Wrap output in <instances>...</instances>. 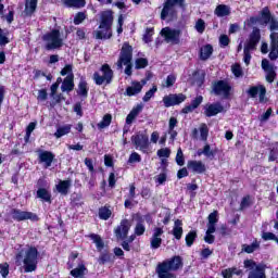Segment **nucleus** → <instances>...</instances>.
<instances>
[{
	"mask_svg": "<svg viewBox=\"0 0 278 278\" xmlns=\"http://www.w3.org/2000/svg\"><path fill=\"white\" fill-rule=\"evenodd\" d=\"M179 268H184L181 256H174L156 265L155 273L159 278H177L175 274Z\"/></svg>",
	"mask_w": 278,
	"mask_h": 278,
	"instance_id": "nucleus-1",
	"label": "nucleus"
},
{
	"mask_svg": "<svg viewBox=\"0 0 278 278\" xmlns=\"http://www.w3.org/2000/svg\"><path fill=\"white\" fill-rule=\"evenodd\" d=\"M16 262H23L24 273H34L38 268V249L26 247L15 257Z\"/></svg>",
	"mask_w": 278,
	"mask_h": 278,
	"instance_id": "nucleus-2",
	"label": "nucleus"
},
{
	"mask_svg": "<svg viewBox=\"0 0 278 278\" xmlns=\"http://www.w3.org/2000/svg\"><path fill=\"white\" fill-rule=\"evenodd\" d=\"M134 59V48L125 42L121 49L119 58L116 62V66L119 71H123V66H126L124 73L128 77H131V60Z\"/></svg>",
	"mask_w": 278,
	"mask_h": 278,
	"instance_id": "nucleus-3",
	"label": "nucleus"
},
{
	"mask_svg": "<svg viewBox=\"0 0 278 278\" xmlns=\"http://www.w3.org/2000/svg\"><path fill=\"white\" fill-rule=\"evenodd\" d=\"M177 8H186V0H165L161 11V21H176Z\"/></svg>",
	"mask_w": 278,
	"mask_h": 278,
	"instance_id": "nucleus-4",
	"label": "nucleus"
},
{
	"mask_svg": "<svg viewBox=\"0 0 278 278\" xmlns=\"http://www.w3.org/2000/svg\"><path fill=\"white\" fill-rule=\"evenodd\" d=\"M45 42V49L47 51H55V49H62L64 47V38L59 29H52L42 36Z\"/></svg>",
	"mask_w": 278,
	"mask_h": 278,
	"instance_id": "nucleus-5",
	"label": "nucleus"
},
{
	"mask_svg": "<svg viewBox=\"0 0 278 278\" xmlns=\"http://www.w3.org/2000/svg\"><path fill=\"white\" fill-rule=\"evenodd\" d=\"M262 35L258 28H254L243 48V62L247 66L251 64V51L257 49Z\"/></svg>",
	"mask_w": 278,
	"mask_h": 278,
	"instance_id": "nucleus-6",
	"label": "nucleus"
},
{
	"mask_svg": "<svg viewBox=\"0 0 278 278\" xmlns=\"http://www.w3.org/2000/svg\"><path fill=\"white\" fill-rule=\"evenodd\" d=\"M102 75L99 72L93 74V81L96 86H109L114 79V71L109 64H103L100 68Z\"/></svg>",
	"mask_w": 278,
	"mask_h": 278,
	"instance_id": "nucleus-7",
	"label": "nucleus"
},
{
	"mask_svg": "<svg viewBox=\"0 0 278 278\" xmlns=\"http://www.w3.org/2000/svg\"><path fill=\"white\" fill-rule=\"evenodd\" d=\"M243 265L250 270L248 278H266V265L257 264L253 260H245Z\"/></svg>",
	"mask_w": 278,
	"mask_h": 278,
	"instance_id": "nucleus-8",
	"label": "nucleus"
},
{
	"mask_svg": "<svg viewBox=\"0 0 278 278\" xmlns=\"http://www.w3.org/2000/svg\"><path fill=\"white\" fill-rule=\"evenodd\" d=\"M9 215L11 216V218H13V220H16L17 223H23V220H33V223H36L39 220L36 213L29 211H22L20 208H11Z\"/></svg>",
	"mask_w": 278,
	"mask_h": 278,
	"instance_id": "nucleus-9",
	"label": "nucleus"
},
{
	"mask_svg": "<svg viewBox=\"0 0 278 278\" xmlns=\"http://www.w3.org/2000/svg\"><path fill=\"white\" fill-rule=\"evenodd\" d=\"M161 36L164 37L165 42H167L168 45H179L181 38V30L165 27L161 30Z\"/></svg>",
	"mask_w": 278,
	"mask_h": 278,
	"instance_id": "nucleus-10",
	"label": "nucleus"
},
{
	"mask_svg": "<svg viewBox=\"0 0 278 278\" xmlns=\"http://www.w3.org/2000/svg\"><path fill=\"white\" fill-rule=\"evenodd\" d=\"M212 89L216 97H224V99H227L231 92V86L225 80L215 81Z\"/></svg>",
	"mask_w": 278,
	"mask_h": 278,
	"instance_id": "nucleus-11",
	"label": "nucleus"
},
{
	"mask_svg": "<svg viewBox=\"0 0 278 278\" xmlns=\"http://www.w3.org/2000/svg\"><path fill=\"white\" fill-rule=\"evenodd\" d=\"M131 142L135 144L136 149L142 151V153H147L149 149V136L144 134H137L131 137Z\"/></svg>",
	"mask_w": 278,
	"mask_h": 278,
	"instance_id": "nucleus-12",
	"label": "nucleus"
},
{
	"mask_svg": "<svg viewBox=\"0 0 278 278\" xmlns=\"http://www.w3.org/2000/svg\"><path fill=\"white\" fill-rule=\"evenodd\" d=\"M184 101H186V94L184 93H173L163 98V103L165 108H173L174 105H179L180 103H184Z\"/></svg>",
	"mask_w": 278,
	"mask_h": 278,
	"instance_id": "nucleus-13",
	"label": "nucleus"
},
{
	"mask_svg": "<svg viewBox=\"0 0 278 278\" xmlns=\"http://www.w3.org/2000/svg\"><path fill=\"white\" fill-rule=\"evenodd\" d=\"M129 229H131V222L129 219H123L115 228V236L119 240H125L127 238V233H129Z\"/></svg>",
	"mask_w": 278,
	"mask_h": 278,
	"instance_id": "nucleus-14",
	"label": "nucleus"
},
{
	"mask_svg": "<svg viewBox=\"0 0 278 278\" xmlns=\"http://www.w3.org/2000/svg\"><path fill=\"white\" fill-rule=\"evenodd\" d=\"M262 68L266 73V81L269 84H273L275 81V78L277 77V73L275 72V66H273L268 60L264 59L262 61Z\"/></svg>",
	"mask_w": 278,
	"mask_h": 278,
	"instance_id": "nucleus-15",
	"label": "nucleus"
},
{
	"mask_svg": "<svg viewBox=\"0 0 278 278\" xmlns=\"http://www.w3.org/2000/svg\"><path fill=\"white\" fill-rule=\"evenodd\" d=\"M270 45H269V60H277L278 58V33L273 31L269 35Z\"/></svg>",
	"mask_w": 278,
	"mask_h": 278,
	"instance_id": "nucleus-16",
	"label": "nucleus"
},
{
	"mask_svg": "<svg viewBox=\"0 0 278 278\" xmlns=\"http://www.w3.org/2000/svg\"><path fill=\"white\" fill-rule=\"evenodd\" d=\"M93 36L97 40H110L112 38V28L99 25V28L93 31Z\"/></svg>",
	"mask_w": 278,
	"mask_h": 278,
	"instance_id": "nucleus-17",
	"label": "nucleus"
},
{
	"mask_svg": "<svg viewBox=\"0 0 278 278\" xmlns=\"http://www.w3.org/2000/svg\"><path fill=\"white\" fill-rule=\"evenodd\" d=\"M225 108L219 102L213 103V104H206L204 108V114L208 118L211 116H216L217 114H220V112H224Z\"/></svg>",
	"mask_w": 278,
	"mask_h": 278,
	"instance_id": "nucleus-18",
	"label": "nucleus"
},
{
	"mask_svg": "<svg viewBox=\"0 0 278 278\" xmlns=\"http://www.w3.org/2000/svg\"><path fill=\"white\" fill-rule=\"evenodd\" d=\"M40 164H45V168H49L53 164V160H55V154L51 151H39L38 154Z\"/></svg>",
	"mask_w": 278,
	"mask_h": 278,
	"instance_id": "nucleus-19",
	"label": "nucleus"
},
{
	"mask_svg": "<svg viewBox=\"0 0 278 278\" xmlns=\"http://www.w3.org/2000/svg\"><path fill=\"white\" fill-rule=\"evenodd\" d=\"M114 25V13L111 10H106L100 13V26L111 27Z\"/></svg>",
	"mask_w": 278,
	"mask_h": 278,
	"instance_id": "nucleus-20",
	"label": "nucleus"
},
{
	"mask_svg": "<svg viewBox=\"0 0 278 278\" xmlns=\"http://www.w3.org/2000/svg\"><path fill=\"white\" fill-rule=\"evenodd\" d=\"M144 84V81H134L131 86L126 88V91L124 92L125 97H136V94H140V92H142Z\"/></svg>",
	"mask_w": 278,
	"mask_h": 278,
	"instance_id": "nucleus-21",
	"label": "nucleus"
},
{
	"mask_svg": "<svg viewBox=\"0 0 278 278\" xmlns=\"http://www.w3.org/2000/svg\"><path fill=\"white\" fill-rule=\"evenodd\" d=\"M187 168L192 173H197L198 175H203L207 168L202 161H188Z\"/></svg>",
	"mask_w": 278,
	"mask_h": 278,
	"instance_id": "nucleus-22",
	"label": "nucleus"
},
{
	"mask_svg": "<svg viewBox=\"0 0 278 278\" xmlns=\"http://www.w3.org/2000/svg\"><path fill=\"white\" fill-rule=\"evenodd\" d=\"M248 94L255 99V97H260V101H264V97H266V87L263 85L250 87Z\"/></svg>",
	"mask_w": 278,
	"mask_h": 278,
	"instance_id": "nucleus-23",
	"label": "nucleus"
},
{
	"mask_svg": "<svg viewBox=\"0 0 278 278\" xmlns=\"http://www.w3.org/2000/svg\"><path fill=\"white\" fill-rule=\"evenodd\" d=\"M75 76L73 74H68L61 86L62 92H72V90L75 89V83H74Z\"/></svg>",
	"mask_w": 278,
	"mask_h": 278,
	"instance_id": "nucleus-24",
	"label": "nucleus"
},
{
	"mask_svg": "<svg viewBox=\"0 0 278 278\" xmlns=\"http://www.w3.org/2000/svg\"><path fill=\"white\" fill-rule=\"evenodd\" d=\"M229 14H231V7L226 4H218L214 11V15L218 16V18L229 16Z\"/></svg>",
	"mask_w": 278,
	"mask_h": 278,
	"instance_id": "nucleus-25",
	"label": "nucleus"
},
{
	"mask_svg": "<svg viewBox=\"0 0 278 278\" xmlns=\"http://www.w3.org/2000/svg\"><path fill=\"white\" fill-rule=\"evenodd\" d=\"M144 106L142 104H138L137 106L132 108L130 113L126 117V125H131L134 121H136V117L142 112V109Z\"/></svg>",
	"mask_w": 278,
	"mask_h": 278,
	"instance_id": "nucleus-26",
	"label": "nucleus"
},
{
	"mask_svg": "<svg viewBox=\"0 0 278 278\" xmlns=\"http://www.w3.org/2000/svg\"><path fill=\"white\" fill-rule=\"evenodd\" d=\"M216 223H218V211H214L208 215V223L206 225L208 232L216 231Z\"/></svg>",
	"mask_w": 278,
	"mask_h": 278,
	"instance_id": "nucleus-27",
	"label": "nucleus"
},
{
	"mask_svg": "<svg viewBox=\"0 0 278 278\" xmlns=\"http://www.w3.org/2000/svg\"><path fill=\"white\" fill-rule=\"evenodd\" d=\"M184 223L180 219H176L173 228V236L176 240H181V236H184Z\"/></svg>",
	"mask_w": 278,
	"mask_h": 278,
	"instance_id": "nucleus-28",
	"label": "nucleus"
},
{
	"mask_svg": "<svg viewBox=\"0 0 278 278\" xmlns=\"http://www.w3.org/2000/svg\"><path fill=\"white\" fill-rule=\"evenodd\" d=\"M36 8H38V0H26L24 14L31 16L36 12Z\"/></svg>",
	"mask_w": 278,
	"mask_h": 278,
	"instance_id": "nucleus-29",
	"label": "nucleus"
},
{
	"mask_svg": "<svg viewBox=\"0 0 278 278\" xmlns=\"http://www.w3.org/2000/svg\"><path fill=\"white\" fill-rule=\"evenodd\" d=\"M212 53H214V48H212V45L203 46L200 50V59L210 60Z\"/></svg>",
	"mask_w": 278,
	"mask_h": 278,
	"instance_id": "nucleus-30",
	"label": "nucleus"
},
{
	"mask_svg": "<svg viewBox=\"0 0 278 278\" xmlns=\"http://www.w3.org/2000/svg\"><path fill=\"white\" fill-rule=\"evenodd\" d=\"M37 199H41V201H45L46 203H51V191L39 188L37 190Z\"/></svg>",
	"mask_w": 278,
	"mask_h": 278,
	"instance_id": "nucleus-31",
	"label": "nucleus"
},
{
	"mask_svg": "<svg viewBox=\"0 0 278 278\" xmlns=\"http://www.w3.org/2000/svg\"><path fill=\"white\" fill-rule=\"evenodd\" d=\"M71 188L70 180H60V182L56 185V190L60 192V194H68V189Z\"/></svg>",
	"mask_w": 278,
	"mask_h": 278,
	"instance_id": "nucleus-32",
	"label": "nucleus"
},
{
	"mask_svg": "<svg viewBox=\"0 0 278 278\" xmlns=\"http://www.w3.org/2000/svg\"><path fill=\"white\" fill-rule=\"evenodd\" d=\"M64 5L67 8H85L86 0H63Z\"/></svg>",
	"mask_w": 278,
	"mask_h": 278,
	"instance_id": "nucleus-33",
	"label": "nucleus"
},
{
	"mask_svg": "<svg viewBox=\"0 0 278 278\" xmlns=\"http://www.w3.org/2000/svg\"><path fill=\"white\" fill-rule=\"evenodd\" d=\"M87 270L88 269L86 268V265L80 264L78 265V267L71 270V275L72 277H75V278H81L84 277V275H86Z\"/></svg>",
	"mask_w": 278,
	"mask_h": 278,
	"instance_id": "nucleus-34",
	"label": "nucleus"
},
{
	"mask_svg": "<svg viewBox=\"0 0 278 278\" xmlns=\"http://www.w3.org/2000/svg\"><path fill=\"white\" fill-rule=\"evenodd\" d=\"M71 129H72L71 125H64V126L58 127L56 131L54 132V137L62 138L63 136L71 134Z\"/></svg>",
	"mask_w": 278,
	"mask_h": 278,
	"instance_id": "nucleus-35",
	"label": "nucleus"
},
{
	"mask_svg": "<svg viewBox=\"0 0 278 278\" xmlns=\"http://www.w3.org/2000/svg\"><path fill=\"white\" fill-rule=\"evenodd\" d=\"M77 92H78V94H80V97H88V83H86V80L84 78H81L78 84Z\"/></svg>",
	"mask_w": 278,
	"mask_h": 278,
	"instance_id": "nucleus-36",
	"label": "nucleus"
},
{
	"mask_svg": "<svg viewBox=\"0 0 278 278\" xmlns=\"http://www.w3.org/2000/svg\"><path fill=\"white\" fill-rule=\"evenodd\" d=\"M260 249V241L255 240L253 243L249 244H243L242 245V251L245 253H254V251H257Z\"/></svg>",
	"mask_w": 278,
	"mask_h": 278,
	"instance_id": "nucleus-37",
	"label": "nucleus"
},
{
	"mask_svg": "<svg viewBox=\"0 0 278 278\" xmlns=\"http://www.w3.org/2000/svg\"><path fill=\"white\" fill-rule=\"evenodd\" d=\"M8 36H10V31L0 28V47H5V45L10 43Z\"/></svg>",
	"mask_w": 278,
	"mask_h": 278,
	"instance_id": "nucleus-38",
	"label": "nucleus"
},
{
	"mask_svg": "<svg viewBox=\"0 0 278 278\" xmlns=\"http://www.w3.org/2000/svg\"><path fill=\"white\" fill-rule=\"evenodd\" d=\"M112 124V115L105 114L100 123H98V128L105 129Z\"/></svg>",
	"mask_w": 278,
	"mask_h": 278,
	"instance_id": "nucleus-39",
	"label": "nucleus"
},
{
	"mask_svg": "<svg viewBox=\"0 0 278 278\" xmlns=\"http://www.w3.org/2000/svg\"><path fill=\"white\" fill-rule=\"evenodd\" d=\"M199 131H200V140L205 142L207 140V136L210 134V128H207V124H201Z\"/></svg>",
	"mask_w": 278,
	"mask_h": 278,
	"instance_id": "nucleus-40",
	"label": "nucleus"
},
{
	"mask_svg": "<svg viewBox=\"0 0 278 278\" xmlns=\"http://www.w3.org/2000/svg\"><path fill=\"white\" fill-rule=\"evenodd\" d=\"M157 92V86H153L142 98V101L144 103H149L153 97H155V93Z\"/></svg>",
	"mask_w": 278,
	"mask_h": 278,
	"instance_id": "nucleus-41",
	"label": "nucleus"
},
{
	"mask_svg": "<svg viewBox=\"0 0 278 278\" xmlns=\"http://www.w3.org/2000/svg\"><path fill=\"white\" fill-rule=\"evenodd\" d=\"M175 81H177V76L170 74L166 77L164 84H162L163 88H173L175 86Z\"/></svg>",
	"mask_w": 278,
	"mask_h": 278,
	"instance_id": "nucleus-42",
	"label": "nucleus"
},
{
	"mask_svg": "<svg viewBox=\"0 0 278 278\" xmlns=\"http://www.w3.org/2000/svg\"><path fill=\"white\" fill-rule=\"evenodd\" d=\"M99 264H108L109 262L114 263V255L102 253L98 260Z\"/></svg>",
	"mask_w": 278,
	"mask_h": 278,
	"instance_id": "nucleus-43",
	"label": "nucleus"
},
{
	"mask_svg": "<svg viewBox=\"0 0 278 278\" xmlns=\"http://www.w3.org/2000/svg\"><path fill=\"white\" fill-rule=\"evenodd\" d=\"M194 240H197V231L191 230L186 236V244H187V247H192V244H194Z\"/></svg>",
	"mask_w": 278,
	"mask_h": 278,
	"instance_id": "nucleus-44",
	"label": "nucleus"
},
{
	"mask_svg": "<svg viewBox=\"0 0 278 278\" xmlns=\"http://www.w3.org/2000/svg\"><path fill=\"white\" fill-rule=\"evenodd\" d=\"M147 66H149V61L144 58H140L135 61V68L137 70L147 68Z\"/></svg>",
	"mask_w": 278,
	"mask_h": 278,
	"instance_id": "nucleus-45",
	"label": "nucleus"
},
{
	"mask_svg": "<svg viewBox=\"0 0 278 278\" xmlns=\"http://www.w3.org/2000/svg\"><path fill=\"white\" fill-rule=\"evenodd\" d=\"M110 216H112V211H110V208H108V207H102V208H100V211H99V217H100L102 220H108V218H110Z\"/></svg>",
	"mask_w": 278,
	"mask_h": 278,
	"instance_id": "nucleus-46",
	"label": "nucleus"
},
{
	"mask_svg": "<svg viewBox=\"0 0 278 278\" xmlns=\"http://www.w3.org/2000/svg\"><path fill=\"white\" fill-rule=\"evenodd\" d=\"M176 163L178 164V166H184V164H186V159H184V151L181 150V148L177 150Z\"/></svg>",
	"mask_w": 278,
	"mask_h": 278,
	"instance_id": "nucleus-47",
	"label": "nucleus"
},
{
	"mask_svg": "<svg viewBox=\"0 0 278 278\" xmlns=\"http://www.w3.org/2000/svg\"><path fill=\"white\" fill-rule=\"evenodd\" d=\"M140 162H142V156H140V154H138L137 152H132L129 155L128 164H136V163H140Z\"/></svg>",
	"mask_w": 278,
	"mask_h": 278,
	"instance_id": "nucleus-48",
	"label": "nucleus"
},
{
	"mask_svg": "<svg viewBox=\"0 0 278 278\" xmlns=\"http://www.w3.org/2000/svg\"><path fill=\"white\" fill-rule=\"evenodd\" d=\"M91 240H93L97 249H99V251H101V249H103L104 244H103V240L101 239V237L99 235H91Z\"/></svg>",
	"mask_w": 278,
	"mask_h": 278,
	"instance_id": "nucleus-49",
	"label": "nucleus"
},
{
	"mask_svg": "<svg viewBox=\"0 0 278 278\" xmlns=\"http://www.w3.org/2000/svg\"><path fill=\"white\" fill-rule=\"evenodd\" d=\"M150 245L151 249H160V247H162V238L151 237Z\"/></svg>",
	"mask_w": 278,
	"mask_h": 278,
	"instance_id": "nucleus-50",
	"label": "nucleus"
},
{
	"mask_svg": "<svg viewBox=\"0 0 278 278\" xmlns=\"http://www.w3.org/2000/svg\"><path fill=\"white\" fill-rule=\"evenodd\" d=\"M212 233H216V231L210 232V228H207L206 235L204 237V242H206L207 244H214V240H216V237H214V235Z\"/></svg>",
	"mask_w": 278,
	"mask_h": 278,
	"instance_id": "nucleus-51",
	"label": "nucleus"
},
{
	"mask_svg": "<svg viewBox=\"0 0 278 278\" xmlns=\"http://www.w3.org/2000/svg\"><path fill=\"white\" fill-rule=\"evenodd\" d=\"M231 71L235 77H242L244 75V72H242V66H240V64L232 65Z\"/></svg>",
	"mask_w": 278,
	"mask_h": 278,
	"instance_id": "nucleus-52",
	"label": "nucleus"
},
{
	"mask_svg": "<svg viewBox=\"0 0 278 278\" xmlns=\"http://www.w3.org/2000/svg\"><path fill=\"white\" fill-rule=\"evenodd\" d=\"M86 14L84 12H78L74 17V25H81L86 21Z\"/></svg>",
	"mask_w": 278,
	"mask_h": 278,
	"instance_id": "nucleus-53",
	"label": "nucleus"
},
{
	"mask_svg": "<svg viewBox=\"0 0 278 278\" xmlns=\"http://www.w3.org/2000/svg\"><path fill=\"white\" fill-rule=\"evenodd\" d=\"M195 29L199 34H203L205 31V21H203L202 18H199L195 22Z\"/></svg>",
	"mask_w": 278,
	"mask_h": 278,
	"instance_id": "nucleus-54",
	"label": "nucleus"
},
{
	"mask_svg": "<svg viewBox=\"0 0 278 278\" xmlns=\"http://www.w3.org/2000/svg\"><path fill=\"white\" fill-rule=\"evenodd\" d=\"M203 155H205V157H208L210 160H214L215 153L212 151V148L210 147V144L204 146Z\"/></svg>",
	"mask_w": 278,
	"mask_h": 278,
	"instance_id": "nucleus-55",
	"label": "nucleus"
},
{
	"mask_svg": "<svg viewBox=\"0 0 278 278\" xmlns=\"http://www.w3.org/2000/svg\"><path fill=\"white\" fill-rule=\"evenodd\" d=\"M144 231H147V228L142 223H138L135 227V233L136 236H143Z\"/></svg>",
	"mask_w": 278,
	"mask_h": 278,
	"instance_id": "nucleus-56",
	"label": "nucleus"
},
{
	"mask_svg": "<svg viewBox=\"0 0 278 278\" xmlns=\"http://www.w3.org/2000/svg\"><path fill=\"white\" fill-rule=\"evenodd\" d=\"M262 238H263V240H265V241L274 240V241L277 242V244H278V238H277V236H275V233H273V232H263V233H262Z\"/></svg>",
	"mask_w": 278,
	"mask_h": 278,
	"instance_id": "nucleus-57",
	"label": "nucleus"
},
{
	"mask_svg": "<svg viewBox=\"0 0 278 278\" xmlns=\"http://www.w3.org/2000/svg\"><path fill=\"white\" fill-rule=\"evenodd\" d=\"M156 153L159 157H170V149L168 148L160 149Z\"/></svg>",
	"mask_w": 278,
	"mask_h": 278,
	"instance_id": "nucleus-58",
	"label": "nucleus"
},
{
	"mask_svg": "<svg viewBox=\"0 0 278 278\" xmlns=\"http://www.w3.org/2000/svg\"><path fill=\"white\" fill-rule=\"evenodd\" d=\"M0 275L3 278L10 275V266L8 264H0Z\"/></svg>",
	"mask_w": 278,
	"mask_h": 278,
	"instance_id": "nucleus-59",
	"label": "nucleus"
},
{
	"mask_svg": "<svg viewBox=\"0 0 278 278\" xmlns=\"http://www.w3.org/2000/svg\"><path fill=\"white\" fill-rule=\"evenodd\" d=\"M47 98H48L47 89H40L38 91L37 100L38 101H47Z\"/></svg>",
	"mask_w": 278,
	"mask_h": 278,
	"instance_id": "nucleus-60",
	"label": "nucleus"
},
{
	"mask_svg": "<svg viewBox=\"0 0 278 278\" xmlns=\"http://www.w3.org/2000/svg\"><path fill=\"white\" fill-rule=\"evenodd\" d=\"M152 36H153V28H147L146 34L143 35L144 42H151Z\"/></svg>",
	"mask_w": 278,
	"mask_h": 278,
	"instance_id": "nucleus-61",
	"label": "nucleus"
},
{
	"mask_svg": "<svg viewBox=\"0 0 278 278\" xmlns=\"http://www.w3.org/2000/svg\"><path fill=\"white\" fill-rule=\"evenodd\" d=\"M164 236V229L161 227H155L153 229L152 238H162Z\"/></svg>",
	"mask_w": 278,
	"mask_h": 278,
	"instance_id": "nucleus-62",
	"label": "nucleus"
},
{
	"mask_svg": "<svg viewBox=\"0 0 278 278\" xmlns=\"http://www.w3.org/2000/svg\"><path fill=\"white\" fill-rule=\"evenodd\" d=\"M154 179H155L156 184L162 186V184L166 182V174L165 173L159 174L157 176L154 177Z\"/></svg>",
	"mask_w": 278,
	"mask_h": 278,
	"instance_id": "nucleus-63",
	"label": "nucleus"
},
{
	"mask_svg": "<svg viewBox=\"0 0 278 278\" xmlns=\"http://www.w3.org/2000/svg\"><path fill=\"white\" fill-rule=\"evenodd\" d=\"M203 103V97L202 96H198L194 100L191 101V105L197 110V108H199V105Z\"/></svg>",
	"mask_w": 278,
	"mask_h": 278,
	"instance_id": "nucleus-64",
	"label": "nucleus"
}]
</instances>
